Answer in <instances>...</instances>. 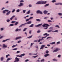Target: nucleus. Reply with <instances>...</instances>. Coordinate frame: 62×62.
Wrapping results in <instances>:
<instances>
[{"mask_svg":"<svg viewBox=\"0 0 62 62\" xmlns=\"http://www.w3.org/2000/svg\"><path fill=\"white\" fill-rule=\"evenodd\" d=\"M60 43V42H57V44H59Z\"/></svg>","mask_w":62,"mask_h":62,"instance_id":"obj_47","label":"nucleus"},{"mask_svg":"<svg viewBox=\"0 0 62 62\" xmlns=\"http://www.w3.org/2000/svg\"><path fill=\"white\" fill-rule=\"evenodd\" d=\"M26 11V10H23V12L24 13H25Z\"/></svg>","mask_w":62,"mask_h":62,"instance_id":"obj_39","label":"nucleus"},{"mask_svg":"<svg viewBox=\"0 0 62 62\" xmlns=\"http://www.w3.org/2000/svg\"><path fill=\"white\" fill-rule=\"evenodd\" d=\"M18 31V29H17L16 30V31Z\"/></svg>","mask_w":62,"mask_h":62,"instance_id":"obj_59","label":"nucleus"},{"mask_svg":"<svg viewBox=\"0 0 62 62\" xmlns=\"http://www.w3.org/2000/svg\"><path fill=\"white\" fill-rule=\"evenodd\" d=\"M25 55V54H21V55H20V56H21V57H22V56H24Z\"/></svg>","mask_w":62,"mask_h":62,"instance_id":"obj_22","label":"nucleus"},{"mask_svg":"<svg viewBox=\"0 0 62 62\" xmlns=\"http://www.w3.org/2000/svg\"><path fill=\"white\" fill-rule=\"evenodd\" d=\"M12 59V58H8L7 59V62H8V61L9 60H11Z\"/></svg>","mask_w":62,"mask_h":62,"instance_id":"obj_20","label":"nucleus"},{"mask_svg":"<svg viewBox=\"0 0 62 62\" xmlns=\"http://www.w3.org/2000/svg\"><path fill=\"white\" fill-rule=\"evenodd\" d=\"M55 44V42H52L50 43V44Z\"/></svg>","mask_w":62,"mask_h":62,"instance_id":"obj_29","label":"nucleus"},{"mask_svg":"<svg viewBox=\"0 0 62 62\" xmlns=\"http://www.w3.org/2000/svg\"><path fill=\"white\" fill-rule=\"evenodd\" d=\"M17 46V44H16V45H14L12 46V47L13 48H14L16 46Z\"/></svg>","mask_w":62,"mask_h":62,"instance_id":"obj_21","label":"nucleus"},{"mask_svg":"<svg viewBox=\"0 0 62 62\" xmlns=\"http://www.w3.org/2000/svg\"><path fill=\"white\" fill-rule=\"evenodd\" d=\"M26 23H24L23 24H22L19 27V28H20V27H22L23 26V25H24L25 24H26Z\"/></svg>","mask_w":62,"mask_h":62,"instance_id":"obj_13","label":"nucleus"},{"mask_svg":"<svg viewBox=\"0 0 62 62\" xmlns=\"http://www.w3.org/2000/svg\"><path fill=\"white\" fill-rule=\"evenodd\" d=\"M27 29V28H25L23 30V31H25V30H26Z\"/></svg>","mask_w":62,"mask_h":62,"instance_id":"obj_32","label":"nucleus"},{"mask_svg":"<svg viewBox=\"0 0 62 62\" xmlns=\"http://www.w3.org/2000/svg\"><path fill=\"white\" fill-rule=\"evenodd\" d=\"M53 60L54 61H57V60L56 59H53Z\"/></svg>","mask_w":62,"mask_h":62,"instance_id":"obj_36","label":"nucleus"},{"mask_svg":"<svg viewBox=\"0 0 62 62\" xmlns=\"http://www.w3.org/2000/svg\"><path fill=\"white\" fill-rule=\"evenodd\" d=\"M31 31H30V32H29V33L30 34H31Z\"/></svg>","mask_w":62,"mask_h":62,"instance_id":"obj_64","label":"nucleus"},{"mask_svg":"<svg viewBox=\"0 0 62 62\" xmlns=\"http://www.w3.org/2000/svg\"><path fill=\"white\" fill-rule=\"evenodd\" d=\"M46 37H47V36H46L45 37H42V39H40L39 40L38 42H40V41H41V40H43V39L45 38H46Z\"/></svg>","mask_w":62,"mask_h":62,"instance_id":"obj_4","label":"nucleus"},{"mask_svg":"<svg viewBox=\"0 0 62 62\" xmlns=\"http://www.w3.org/2000/svg\"><path fill=\"white\" fill-rule=\"evenodd\" d=\"M15 11V9H14L12 11V13H14Z\"/></svg>","mask_w":62,"mask_h":62,"instance_id":"obj_37","label":"nucleus"},{"mask_svg":"<svg viewBox=\"0 0 62 62\" xmlns=\"http://www.w3.org/2000/svg\"><path fill=\"white\" fill-rule=\"evenodd\" d=\"M53 27H51L49 29H53Z\"/></svg>","mask_w":62,"mask_h":62,"instance_id":"obj_44","label":"nucleus"},{"mask_svg":"<svg viewBox=\"0 0 62 62\" xmlns=\"http://www.w3.org/2000/svg\"><path fill=\"white\" fill-rule=\"evenodd\" d=\"M29 54L30 55H32V53H30Z\"/></svg>","mask_w":62,"mask_h":62,"instance_id":"obj_63","label":"nucleus"},{"mask_svg":"<svg viewBox=\"0 0 62 62\" xmlns=\"http://www.w3.org/2000/svg\"><path fill=\"white\" fill-rule=\"evenodd\" d=\"M16 53H20V52L19 51H18Z\"/></svg>","mask_w":62,"mask_h":62,"instance_id":"obj_58","label":"nucleus"},{"mask_svg":"<svg viewBox=\"0 0 62 62\" xmlns=\"http://www.w3.org/2000/svg\"><path fill=\"white\" fill-rule=\"evenodd\" d=\"M0 29H1V31H3L4 30L3 28H1Z\"/></svg>","mask_w":62,"mask_h":62,"instance_id":"obj_57","label":"nucleus"},{"mask_svg":"<svg viewBox=\"0 0 62 62\" xmlns=\"http://www.w3.org/2000/svg\"><path fill=\"white\" fill-rule=\"evenodd\" d=\"M13 25H14V24H11L10 25V26H13Z\"/></svg>","mask_w":62,"mask_h":62,"instance_id":"obj_49","label":"nucleus"},{"mask_svg":"<svg viewBox=\"0 0 62 62\" xmlns=\"http://www.w3.org/2000/svg\"><path fill=\"white\" fill-rule=\"evenodd\" d=\"M37 14H39V13L40 14H42L43 13L42 12H41L40 11V10H38L37 11Z\"/></svg>","mask_w":62,"mask_h":62,"instance_id":"obj_5","label":"nucleus"},{"mask_svg":"<svg viewBox=\"0 0 62 62\" xmlns=\"http://www.w3.org/2000/svg\"><path fill=\"white\" fill-rule=\"evenodd\" d=\"M18 23V22H16L15 24V25H16Z\"/></svg>","mask_w":62,"mask_h":62,"instance_id":"obj_27","label":"nucleus"},{"mask_svg":"<svg viewBox=\"0 0 62 62\" xmlns=\"http://www.w3.org/2000/svg\"><path fill=\"white\" fill-rule=\"evenodd\" d=\"M31 21H30L28 22L27 23H26V24H31Z\"/></svg>","mask_w":62,"mask_h":62,"instance_id":"obj_9","label":"nucleus"},{"mask_svg":"<svg viewBox=\"0 0 62 62\" xmlns=\"http://www.w3.org/2000/svg\"><path fill=\"white\" fill-rule=\"evenodd\" d=\"M10 12H11V11H9L8 12V13H7V14H6V15H7V16L8 15L10 14Z\"/></svg>","mask_w":62,"mask_h":62,"instance_id":"obj_10","label":"nucleus"},{"mask_svg":"<svg viewBox=\"0 0 62 62\" xmlns=\"http://www.w3.org/2000/svg\"><path fill=\"white\" fill-rule=\"evenodd\" d=\"M55 5H62V3H55Z\"/></svg>","mask_w":62,"mask_h":62,"instance_id":"obj_19","label":"nucleus"},{"mask_svg":"<svg viewBox=\"0 0 62 62\" xmlns=\"http://www.w3.org/2000/svg\"><path fill=\"white\" fill-rule=\"evenodd\" d=\"M4 58L3 57H1L0 58L1 61H2L3 60V59H4Z\"/></svg>","mask_w":62,"mask_h":62,"instance_id":"obj_16","label":"nucleus"},{"mask_svg":"<svg viewBox=\"0 0 62 62\" xmlns=\"http://www.w3.org/2000/svg\"><path fill=\"white\" fill-rule=\"evenodd\" d=\"M43 24L42 23H41L39 24H38L37 25L35 26V27H39L40 26H41V25H42V24Z\"/></svg>","mask_w":62,"mask_h":62,"instance_id":"obj_7","label":"nucleus"},{"mask_svg":"<svg viewBox=\"0 0 62 62\" xmlns=\"http://www.w3.org/2000/svg\"><path fill=\"white\" fill-rule=\"evenodd\" d=\"M22 38V37H17L15 39L16 40H17L18 39H20L21 38Z\"/></svg>","mask_w":62,"mask_h":62,"instance_id":"obj_11","label":"nucleus"},{"mask_svg":"<svg viewBox=\"0 0 62 62\" xmlns=\"http://www.w3.org/2000/svg\"><path fill=\"white\" fill-rule=\"evenodd\" d=\"M49 53V51H46V54H48V53Z\"/></svg>","mask_w":62,"mask_h":62,"instance_id":"obj_43","label":"nucleus"},{"mask_svg":"<svg viewBox=\"0 0 62 62\" xmlns=\"http://www.w3.org/2000/svg\"><path fill=\"white\" fill-rule=\"evenodd\" d=\"M20 5L18 6L19 7H21L23 6V4L22 3H21L20 4Z\"/></svg>","mask_w":62,"mask_h":62,"instance_id":"obj_15","label":"nucleus"},{"mask_svg":"<svg viewBox=\"0 0 62 62\" xmlns=\"http://www.w3.org/2000/svg\"><path fill=\"white\" fill-rule=\"evenodd\" d=\"M16 56L17 57H21L22 56H21V55H20H20H16Z\"/></svg>","mask_w":62,"mask_h":62,"instance_id":"obj_46","label":"nucleus"},{"mask_svg":"<svg viewBox=\"0 0 62 62\" xmlns=\"http://www.w3.org/2000/svg\"><path fill=\"white\" fill-rule=\"evenodd\" d=\"M29 61V60H26L25 61V62H27Z\"/></svg>","mask_w":62,"mask_h":62,"instance_id":"obj_61","label":"nucleus"},{"mask_svg":"<svg viewBox=\"0 0 62 62\" xmlns=\"http://www.w3.org/2000/svg\"><path fill=\"white\" fill-rule=\"evenodd\" d=\"M38 55H37L36 56H33L32 57H33V58L34 57V58H36V57H38Z\"/></svg>","mask_w":62,"mask_h":62,"instance_id":"obj_31","label":"nucleus"},{"mask_svg":"<svg viewBox=\"0 0 62 62\" xmlns=\"http://www.w3.org/2000/svg\"><path fill=\"white\" fill-rule=\"evenodd\" d=\"M47 2L46 1H39L36 3V4H45Z\"/></svg>","mask_w":62,"mask_h":62,"instance_id":"obj_1","label":"nucleus"},{"mask_svg":"<svg viewBox=\"0 0 62 62\" xmlns=\"http://www.w3.org/2000/svg\"><path fill=\"white\" fill-rule=\"evenodd\" d=\"M48 12V11H46V10H45L44 12V13L45 14H46Z\"/></svg>","mask_w":62,"mask_h":62,"instance_id":"obj_12","label":"nucleus"},{"mask_svg":"<svg viewBox=\"0 0 62 62\" xmlns=\"http://www.w3.org/2000/svg\"><path fill=\"white\" fill-rule=\"evenodd\" d=\"M38 53H37L36 54H33V55H37V54H38Z\"/></svg>","mask_w":62,"mask_h":62,"instance_id":"obj_60","label":"nucleus"},{"mask_svg":"<svg viewBox=\"0 0 62 62\" xmlns=\"http://www.w3.org/2000/svg\"><path fill=\"white\" fill-rule=\"evenodd\" d=\"M10 21V20L9 19H8L7 20V22H8V23Z\"/></svg>","mask_w":62,"mask_h":62,"instance_id":"obj_33","label":"nucleus"},{"mask_svg":"<svg viewBox=\"0 0 62 62\" xmlns=\"http://www.w3.org/2000/svg\"><path fill=\"white\" fill-rule=\"evenodd\" d=\"M49 4H47L46 5H45V6L46 7H47V6H49Z\"/></svg>","mask_w":62,"mask_h":62,"instance_id":"obj_30","label":"nucleus"},{"mask_svg":"<svg viewBox=\"0 0 62 62\" xmlns=\"http://www.w3.org/2000/svg\"><path fill=\"white\" fill-rule=\"evenodd\" d=\"M49 26V25H48L47 24H44V25H42V26L43 27H47Z\"/></svg>","mask_w":62,"mask_h":62,"instance_id":"obj_2","label":"nucleus"},{"mask_svg":"<svg viewBox=\"0 0 62 62\" xmlns=\"http://www.w3.org/2000/svg\"><path fill=\"white\" fill-rule=\"evenodd\" d=\"M10 39H7L5 40H3L2 41V42H5L6 41H7L8 40H10Z\"/></svg>","mask_w":62,"mask_h":62,"instance_id":"obj_14","label":"nucleus"},{"mask_svg":"<svg viewBox=\"0 0 62 62\" xmlns=\"http://www.w3.org/2000/svg\"><path fill=\"white\" fill-rule=\"evenodd\" d=\"M15 61L14 62H18L19 61V59L17 57H16L15 59Z\"/></svg>","mask_w":62,"mask_h":62,"instance_id":"obj_3","label":"nucleus"},{"mask_svg":"<svg viewBox=\"0 0 62 62\" xmlns=\"http://www.w3.org/2000/svg\"><path fill=\"white\" fill-rule=\"evenodd\" d=\"M38 41V40H36L34 41V42H37Z\"/></svg>","mask_w":62,"mask_h":62,"instance_id":"obj_56","label":"nucleus"},{"mask_svg":"<svg viewBox=\"0 0 62 62\" xmlns=\"http://www.w3.org/2000/svg\"><path fill=\"white\" fill-rule=\"evenodd\" d=\"M58 14L59 16H61L62 15V14L61 13H59Z\"/></svg>","mask_w":62,"mask_h":62,"instance_id":"obj_35","label":"nucleus"},{"mask_svg":"<svg viewBox=\"0 0 62 62\" xmlns=\"http://www.w3.org/2000/svg\"><path fill=\"white\" fill-rule=\"evenodd\" d=\"M5 11L8 12L9 11V10H5Z\"/></svg>","mask_w":62,"mask_h":62,"instance_id":"obj_51","label":"nucleus"},{"mask_svg":"<svg viewBox=\"0 0 62 62\" xmlns=\"http://www.w3.org/2000/svg\"><path fill=\"white\" fill-rule=\"evenodd\" d=\"M17 49V48H15L13 49V50H15Z\"/></svg>","mask_w":62,"mask_h":62,"instance_id":"obj_41","label":"nucleus"},{"mask_svg":"<svg viewBox=\"0 0 62 62\" xmlns=\"http://www.w3.org/2000/svg\"><path fill=\"white\" fill-rule=\"evenodd\" d=\"M33 17H31L29 19H33Z\"/></svg>","mask_w":62,"mask_h":62,"instance_id":"obj_62","label":"nucleus"},{"mask_svg":"<svg viewBox=\"0 0 62 62\" xmlns=\"http://www.w3.org/2000/svg\"><path fill=\"white\" fill-rule=\"evenodd\" d=\"M55 27H57V28H60V27L58 25H56L55 26Z\"/></svg>","mask_w":62,"mask_h":62,"instance_id":"obj_28","label":"nucleus"},{"mask_svg":"<svg viewBox=\"0 0 62 62\" xmlns=\"http://www.w3.org/2000/svg\"><path fill=\"white\" fill-rule=\"evenodd\" d=\"M33 36L32 35H31L29 37H28V39H30V38H32V36Z\"/></svg>","mask_w":62,"mask_h":62,"instance_id":"obj_24","label":"nucleus"},{"mask_svg":"<svg viewBox=\"0 0 62 62\" xmlns=\"http://www.w3.org/2000/svg\"><path fill=\"white\" fill-rule=\"evenodd\" d=\"M60 50V49L57 48L55 49V50H54L53 52H57L58 50Z\"/></svg>","mask_w":62,"mask_h":62,"instance_id":"obj_6","label":"nucleus"},{"mask_svg":"<svg viewBox=\"0 0 62 62\" xmlns=\"http://www.w3.org/2000/svg\"><path fill=\"white\" fill-rule=\"evenodd\" d=\"M30 11L29 10V11L27 12V14H30Z\"/></svg>","mask_w":62,"mask_h":62,"instance_id":"obj_26","label":"nucleus"},{"mask_svg":"<svg viewBox=\"0 0 62 62\" xmlns=\"http://www.w3.org/2000/svg\"><path fill=\"white\" fill-rule=\"evenodd\" d=\"M61 57V55H59L58 56V57L59 58H60Z\"/></svg>","mask_w":62,"mask_h":62,"instance_id":"obj_40","label":"nucleus"},{"mask_svg":"<svg viewBox=\"0 0 62 62\" xmlns=\"http://www.w3.org/2000/svg\"><path fill=\"white\" fill-rule=\"evenodd\" d=\"M19 11H20V10L19 9H18L16 11V12H19Z\"/></svg>","mask_w":62,"mask_h":62,"instance_id":"obj_42","label":"nucleus"},{"mask_svg":"<svg viewBox=\"0 0 62 62\" xmlns=\"http://www.w3.org/2000/svg\"><path fill=\"white\" fill-rule=\"evenodd\" d=\"M52 2L53 3H54L55 2H56V1L55 0H53Z\"/></svg>","mask_w":62,"mask_h":62,"instance_id":"obj_34","label":"nucleus"},{"mask_svg":"<svg viewBox=\"0 0 62 62\" xmlns=\"http://www.w3.org/2000/svg\"><path fill=\"white\" fill-rule=\"evenodd\" d=\"M47 34V33H46L44 34L43 35H44V36H45V35H46Z\"/></svg>","mask_w":62,"mask_h":62,"instance_id":"obj_55","label":"nucleus"},{"mask_svg":"<svg viewBox=\"0 0 62 62\" xmlns=\"http://www.w3.org/2000/svg\"><path fill=\"white\" fill-rule=\"evenodd\" d=\"M15 16H12L11 17V18L10 19V20H12L13 19V18L14 17H15Z\"/></svg>","mask_w":62,"mask_h":62,"instance_id":"obj_18","label":"nucleus"},{"mask_svg":"<svg viewBox=\"0 0 62 62\" xmlns=\"http://www.w3.org/2000/svg\"><path fill=\"white\" fill-rule=\"evenodd\" d=\"M36 20L37 21H38V22H40L41 20H39V19H36Z\"/></svg>","mask_w":62,"mask_h":62,"instance_id":"obj_25","label":"nucleus"},{"mask_svg":"<svg viewBox=\"0 0 62 62\" xmlns=\"http://www.w3.org/2000/svg\"><path fill=\"white\" fill-rule=\"evenodd\" d=\"M6 13V11H5V10L4 11H3V14H5Z\"/></svg>","mask_w":62,"mask_h":62,"instance_id":"obj_38","label":"nucleus"},{"mask_svg":"<svg viewBox=\"0 0 62 62\" xmlns=\"http://www.w3.org/2000/svg\"><path fill=\"white\" fill-rule=\"evenodd\" d=\"M41 61L44 62V59H43L42 60H41Z\"/></svg>","mask_w":62,"mask_h":62,"instance_id":"obj_53","label":"nucleus"},{"mask_svg":"<svg viewBox=\"0 0 62 62\" xmlns=\"http://www.w3.org/2000/svg\"><path fill=\"white\" fill-rule=\"evenodd\" d=\"M29 7H32V6L31 5H29Z\"/></svg>","mask_w":62,"mask_h":62,"instance_id":"obj_52","label":"nucleus"},{"mask_svg":"<svg viewBox=\"0 0 62 62\" xmlns=\"http://www.w3.org/2000/svg\"><path fill=\"white\" fill-rule=\"evenodd\" d=\"M34 25V24H31V25L29 27H32Z\"/></svg>","mask_w":62,"mask_h":62,"instance_id":"obj_23","label":"nucleus"},{"mask_svg":"<svg viewBox=\"0 0 62 62\" xmlns=\"http://www.w3.org/2000/svg\"><path fill=\"white\" fill-rule=\"evenodd\" d=\"M3 45V47L6 48L7 47V46L6 45L5 46V45L4 44Z\"/></svg>","mask_w":62,"mask_h":62,"instance_id":"obj_17","label":"nucleus"},{"mask_svg":"<svg viewBox=\"0 0 62 62\" xmlns=\"http://www.w3.org/2000/svg\"><path fill=\"white\" fill-rule=\"evenodd\" d=\"M48 22H52L50 20H48Z\"/></svg>","mask_w":62,"mask_h":62,"instance_id":"obj_48","label":"nucleus"},{"mask_svg":"<svg viewBox=\"0 0 62 62\" xmlns=\"http://www.w3.org/2000/svg\"><path fill=\"white\" fill-rule=\"evenodd\" d=\"M30 20V19H27L26 20V22H27L29 21Z\"/></svg>","mask_w":62,"mask_h":62,"instance_id":"obj_54","label":"nucleus"},{"mask_svg":"<svg viewBox=\"0 0 62 62\" xmlns=\"http://www.w3.org/2000/svg\"><path fill=\"white\" fill-rule=\"evenodd\" d=\"M45 46V45H43L41 46V47L40 48V49H42Z\"/></svg>","mask_w":62,"mask_h":62,"instance_id":"obj_8","label":"nucleus"},{"mask_svg":"<svg viewBox=\"0 0 62 62\" xmlns=\"http://www.w3.org/2000/svg\"><path fill=\"white\" fill-rule=\"evenodd\" d=\"M16 22V21H12L11 22L12 23H15Z\"/></svg>","mask_w":62,"mask_h":62,"instance_id":"obj_50","label":"nucleus"},{"mask_svg":"<svg viewBox=\"0 0 62 62\" xmlns=\"http://www.w3.org/2000/svg\"><path fill=\"white\" fill-rule=\"evenodd\" d=\"M10 55L9 54H8V55H6V57L7 58L8 56H9Z\"/></svg>","mask_w":62,"mask_h":62,"instance_id":"obj_45","label":"nucleus"}]
</instances>
